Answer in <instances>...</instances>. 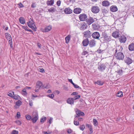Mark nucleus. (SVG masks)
I'll return each instance as SVG.
<instances>
[{"label":"nucleus","mask_w":134,"mask_h":134,"mask_svg":"<svg viewBox=\"0 0 134 134\" xmlns=\"http://www.w3.org/2000/svg\"><path fill=\"white\" fill-rule=\"evenodd\" d=\"M27 24L29 27L32 28L34 30L36 31V26L35 24V22L33 19L30 18L29 21L27 23Z\"/></svg>","instance_id":"obj_1"},{"label":"nucleus","mask_w":134,"mask_h":134,"mask_svg":"<svg viewBox=\"0 0 134 134\" xmlns=\"http://www.w3.org/2000/svg\"><path fill=\"white\" fill-rule=\"evenodd\" d=\"M116 54L115 56L116 58L118 59L122 60L124 59V55L121 52H117L118 50L117 49L115 50Z\"/></svg>","instance_id":"obj_2"},{"label":"nucleus","mask_w":134,"mask_h":134,"mask_svg":"<svg viewBox=\"0 0 134 134\" xmlns=\"http://www.w3.org/2000/svg\"><path fill=\"white\" fill-rule=\"evenodd\" d=\"M32 116L33 118L32 119L33 123H35L38 120V115L37 112L36 111H34L32 114Z\"/></svg>","instance_id":"obj_3"},{"label":"nucleus","mask_w":134,"mask_h":134,"mask_svg":"<svg viewBox=\"0 0 134 134\" xmlns=\"http://www.w3.org/2000/svg\"><path fill=\"white\" fill-rule=\"evenodd\" d=\"M106 65L104 63H100L98 64V69L100 71H103L106 69Z\"/></svg>","instance_id":"obj_4"},{"label":"nucleus","mask_w":134,"mask_h":134,"mask_svg":"<svg viewBox=\"0 0 134 134\" xmlns=\"http://www.w3.org/2000/svg\"><path fill=\"white\" fill-rule=\"evenodd\" d=\"M91 11L94 13H97L99 11V8L97 6H92L91 8Z\"/></svg>","instance_id":"obj_5"},{"label":"nucleus","mask_w":134,"mask_h":134,"mask_svg":"<svg viewBox=\"0 0 134 134\" xmlns=\"http://www.w3.org/2000/svg\"><path fill=\"white\" fill-rule=\"evenodd\" d=\"M119 40L121 43H125L126 41V37L124 35L121 34L119 36Z\"/></svg>","instance_id":"obj_6"},{"label":"nucleus","mask_w":134,"mask_h":134,"mask_svg":"<svg viewBox=\"0 0 134 134\" xmlns=\"http://www.w3.org/2000/svg\"><path fill=\"white\" fill-rule=\"evenodd\" d=\"M96 20L97 19L96 18H93L90 17L87 20V22L88 24L89 25Z\"/></svg>","instance_id":"obj_7"},{"label":"nucleus","mask_w":134,"mask_h":134,"mask_svg":"<svg viewBox=\"0 0 134 134\" xmlns=\"http://www.w3.org/2000/svg\"><path fill=\"white\" fill-rule=\"evenodd\" d=\"M79 18L80 21H84L87 20V16L85 14H81L79 15Z\"/></svg>","instance_id":"obj_8"},{"label":"nucleus","mask_w":134,"mask_h":134,"mask_svg":"<svg viewBox=\"0 0 134 134\" xmlns=\"http://www.w3.org/2000/svg\"><path fill=\"white\" fill-rule=\"evenodd\" d=\"M64 12L65 14H69L71 13L72 12V10L69 7L67 8L64 10Z\"/></svg>","instance_id":"obj_9"},{"label":"nucleus","mask_w":134,"mask_h":134,"mask_svg":"<svg viewBox=\"0 0 134 134\" xmlns=\"http://www.w3.org/2000/svg\"><path fill=\"white\" fill-rule=\"evenodd\" d=\"M102 5L103 6L107 7L110 5V2L108 1H104L102 2Z\"/></svg>","instance_id":"obj_10"},{"label":"nucleus","mask_w":134,"mask_h":134,"mask_svg":"<svg viewBox=\"0 0 134 134\" xmlns=\"http://www.w3.org/2000/svg\"><path fill=\"white\" fill-rule=\"evenodd\" d=\"M118 9L116 5H113L110 8V10L112 12H115L118 10Z\"/></svg>","instance_id":"obj_11"},{"label":"nucleus","mask_w":134,"mask_h":134,"mask_svg":"<svg viewBox=\"0 0 134 134\" xmlns=\"http://www.w3.org/2000/svg\"><path fill=\"white\" fill-rule=\"evenodd\" d=\"M81 9L80 8H76L73 10V12L76 14H79L81 11Z\"/></svg>","instance_id":"obj_12"},{"label":"nucleus","mask_w":134,"mask_h":134,"mask_svg":"<svg viewBox=\"0 0 134 134\" xmlns=\"http://www.w3.org/2000/svg\"><path fill=\"white\" fill-rule=\"evenodd\" d=\"M89 43V41L88 39L86 38L83 41L82 43L83 46H86Z\"/></svg>","instance_id":"obj_13"},{"label":"nucleus","mask_w":134,"mask_h":134,"mask_svg":"<svg viewBox=\"0 0 134 134\" xmlns=\"http://www.w3.org/2000/svg\"><path fill=\"white\" fill-rule=\"evenodd\" d=\"M89 45L90 46L92 47L94 46L96 44L95 41L94 40H91L89 42Z\"/></svg>","instance_id":"obj_14"},{"label":"nucleus","mask_w":134,"mask_h":134,"mask_svg":"<svg viewBox=\"0 0 134 134\" xmlns=\"http://www.w3.org/2000/svg\"><path fill=\"white\" fill-rule=\"evenodd\" d=\"M67 103L70 104H73L74 103V100L73 98H69L67 100Z\"/></svg>","instance_id":"obj_15"},{"label":"nucleus","mask_w":134,"mask_h":134,"mask_svg":"<svg viewBox=\"0 0 134 134\" xmlns=\"http://www.w3.org/2000/svg\"><path fill=\"white\" fill-rule=\"evenodd\" d=\"M42 85L43 83L42 82L40 81H38L36 83V89H39Z\"/></svg>","instance_id":"obj_16"},{"label":"nucleus","mask_w":134,"mask_h":134,"mask_svg":"<svg viewBox=\"0 0 134 134\" xmlns=\"http://www.w3.org/2000/svg\"><path fill=\"white\" fill-rule=\"evenodd\" d=\"M125 62L127 63V65H129L131 64L132 62V60L129 58H127L125 60Z\"/></svg>","instance_id":"obj_17"},{"label":"nucleus","mask_w":134,"mask_h":134,"mask_svg":"<svg viewBox=\"0 0 134 134\" xmlns=\"http://www.w3.org/2000/svg\"><path fill=\"white\" fill-rule=\"evenodd\" d=\"M76 111V114L78 116H83L84 115V114L83 112H81L79 110H77Z\"/></svg>","instance_id":"obj_18"},{"label":"nucleus","mask_w":134,"mask_h":134,"mask_svg":"<svg viewBox=\"0 0 134 134\" xmlns=\"http://www.w3.org/2000/svg\"><path fill=\"white\" fill-rule=\"evenodd\" d=\"M21 102L20 100H19L17 101L16 104L15 105V107L16 108H18L21 105Z\"/></svg>","instance_id":"obj_19"},{"label":"nucleus","mask_w":134,"mask_h":134,"mask_svg":"<svg viewBox=\"0 0 134 134\" xmlns=\"http://www.w3.org/2000/svg\"><path fill=\"white\" fill-rule=\"evenodd\" d=\"M130 51H132L134 50V43H132L130 44L128 47Z\"/></svg>","instance_id":"obj_20"},{"label":"nucleus","mask_w":134,"mask_h":134,"mask_svg":"<svg viewBox=\"0 0 134 134\" xmlns=\"http://www.w3.org/2000/svg\"><path fill=\"white\" fill-rule=\"evenodd\" d=\"M87 25L85 23H84L81 25L80 29L81 30H84L87 28Z\"/></svg>","instance_id":"obj_21"},{"label":"nucleus","mask_w":134,"mask_h":134,"mask_svg":"<svg viewBox=\"0 0 134 134\" xmlns=\"http://www.w3.org/2000/svg\"><path fill=\"white\" fill-rule=\"evenodd\" d=\"M92 28L94 30H97L99 28V26L95 24H93L92 25Z\"/></svg>","instance_id":"obj_22"},{"label":"nucleus","mask_w":134,"mask_h":134,"mask_svg":"<svg viewBox=\"0 0 134 134\" xmlns=\"http://www.w3.org/2000/svg\"><path fill=\"white\" fill-rule=\"evenodd\" d=\"M54 3V0H50V1H47V4L48 5H52Z\"/></svg>","instance_id":"obj_23"},{"label":"nucleus","mask_w":134,"mask_h":134,"mask_svg":"<svg viewBox=\"0 0 134 134\" xmlns=\"http://www.w3.org/2000/svg\"><path fill=\"white\" fill-rule=\"evenodd\" d=\"M86 126L87 127L89 128V130L91 132L90 134H92L93 132V129L91 125L89 124H86Z\"/></svg>","instance_id":"obj_24"},{"label":"nucleus","mask_w":134,"mask_h":134,"mask_svg":"<svg viewBox=\"0 0 134 134\" xmlns=\"http://www.w3.org/2000/svg\"><path fill=\"white\" fill-rule=\"evenodd\" d=\"M52 29L51 26H48L45 27L44 29V31L45 32H48L50 31Z\"/></svg>","instance_id":"obj_25"},{"label":"nucleus","mask_w":134,"mask_h":134,"mask_svg":"<svg viewBox=\"0 0 134 134\" xmlns=\"http://www.w3.org/2000/svg\"><path fill=\"white\" fill-rule=\"evenodd\" d=\"M20 23L22 24H24L25 23V20L22 17H20L19 19Z\"/></svg>","instance_id":"obj_26"},{"label":"nucleus","mask_w":134,"mask_h":134,"mask_svg":"<svg viewBox=\"0 0 134 134\" xmlns=\"http://www.w3.org/2000/svg\"><path fill=\"white\" fill-rule=\"evenodd\" d=\"M93 38L98 39L100 37V34H92Z\"/></svg>","instance_id":"obj_27"},{"label":"nucleus","mask_w":134,"mask_h":134,"mask_svg":"<svg viewBox=\"0 0 134 134\" xmlns=\"http://www.w3.org/2000/svg\"><path fill=\"white\" fill-rule=\"evenodd\" d=\"M71 37V36L70 35H69L65 37V39L66 43H69V41H70Z\"/></svg>","instance_id":"obj_28"},{"label":"nucleus","mask_w":134,"mask_h":134,"mask_svg":"<svg viewBox=\"0 0 134 134\" xmlns=\"http://www.w3.org/2000/svg\"><path fill=\"white\" fill-rule=\"evenodd\" d=\"M56 10L55 8L54 7H52L48 9V12L50 13H53Z\"/></svg>","instance_id":"obj_29"},{"label":"nucleus","mask_w":134,"mask_h":134,"mask_svg":"<svg viewBox=\"0 0 134 134\" xmlns=\"http://www.w3.org/2000/svg\"><path fill=\"white\" fill-rule=\"evenodd\" d=\"M123 96L122 92L121 91H118L116 94V96L118 97H121Z\"/></svg>","instance_id":"obj_30"},{"label":"nucleus","mask_w":134,"mask_h":134,"mask_svg":"<svg viewBox=\"0 0 134 134\" xmlns=\"http://www.w3.org/2000/svg\"><path fill=\"white\" fill-rule=\"evenodd\" d=\"M95 83L99 85H102L103 84V82L100 80H98L95 82Z\"/></svg>","instance_id":"obj_31"},{"label":"nucleus","mask_w":134,"mask_h":134,"mask_svg":"<svg viewBox=\"0 0 134 134\" xmlns=\"http://www.w3.org/2000/svg\"><path fill=\"white\" fill-rule=\"evenodd\" d=\"M22 94L24 95H26L27 94V93L26 92V88H24L22 91Z\"/></svg>","instance_id":"obj_32"},{"label":"nucleus","mask_w":134,"mask_h":134,"mask_svg":"<svg viewBox=\"0 0 134 134\" xmlns=\"http://www.w3.org/2000/svg\"><path fill=\"white\" fill-rule=\"evenodd\" d=\"M6 37L8 40L12 39L10 34H7L6 35Z\"/></svg>","instance_id":"obj_33"},{"label":"nucleus","mask_w":134,"mask_h":134,"mask_svg":"<svg viewBox=\"0 0 134 134\" xmlns=\"http://www.w3.org/2000/svg\"><path fill=\"white\" fill-rule=\"evenodd\" d=\"M20 97V96L17 95H14V94L13 95V99L16 100L18 99Z\"/></svg>","instance_id":"obj_34"},{"label":"nucleus","mask_w":134,"mask_h":134,"mask_svg":"<svg viewBox=\"0 0 134 134\" xmlns=\"http://www.w3.org/2000/svg\"><path fill=\"white\" fill-rule=\"evenodd\" d=\"M14 95V92L13 91H12L10 93H9L8 94V96L12 98L13 97V96Z\"/></svg>","instance_id":"obj_35"},{"label":"nucleus","mask_w":134,"mask_h":134,"mask_svg":"<svg viewBox=\"0 0 134 134\" xmlns=\"http://www.w3.org/2000/svg\"><path fill=\"white\" fill-rule=\"evenodd\" d=\"M120 35L121 34H112L113 36L116 38H119Z\"/></svg>","instance_id":"obj_36"},{"label":"nucleus","mask_w":134,"mask_h":134,"mask_svg":"<svg viewBox=\"0 0 134 134\" xmlns=\"http://www.w3.org/2000/svg\"><path fill=\"white\" fill-rule=\"evenodd\" d=\"M53 120V118L52 117H50V119H48L47 120V122H48L50 124H51Z\"/></svg>","instance_id":"obj_37"},{"label":"nucleus","mask_w":134,"mask_h":134,"mask_svg":"<svg viewBox=\"0 0 134 134\" xmlns=\"http://www.w3.org/2000/svg\"><path fill=\"white\" fill-rule=\"evenodd\" d=\"M76 119L75 118L74 119V123L75 125H79V122L77 121H76Z\"/></svg>","instance_id":"obj_38"},{"label":"nucleus","mask_w":134,"mask_h":134,"mask_svg":"<svg viewBox=\"0 0 134 134\" xmlns=\"http://www.w3.org/2000/svg\"><path fill=\"white\" fill-rule=\"evenodd\" d=\"M46 117L44 116L41 119V122L43 123L44 121L46 120Z\"/></svg>","instance_id":"obj_39"},{"label":"nucleus","mask_w":134,"mask_h":134,"mask_svg":"<svg viewBox=\"0 0 134 134\" xmlns=\"http://www.w3.org/2000/svg\"><path fill=\"white\" fill-rule=\"evenodd\" d=\"M79 128L80 130L83 131L85 129V126L84 125H81Z\"/></svg>","instance_id":"obj_40"},{"label":"nucleus","mask_w":134,"mask_h":134,"mask_svg":"<svg viewBox=\"0 0 134 134\" xmlns=\"http://www.w3.org/2000/svg\"><path fill=\"white\" fill-rule=\"evenodd\" d=\"M93 122H94V125L95 126H96L97 125L98 122L97 120L96 119H93Z\"/></svg>","instance_id":"obj_41"},{"label":"nucleus","mask_w":134,"mask_h":134,"mask_svg":"<svg viewBox=\"0 0 134 134\" xmlns=\"http://www.w3.org/2000/svg\"><path fill=\"white\" fill-rule=\"evenodd\" d=\"M26 117L27 119L30 120L31 119V116L28 115H27L26 116Z\"/></svg>","instance_id":"obj_42"},{"label":"nucleus","mask_w":134,"mask_h":134,"mask_svg":"<svg viewBox=\"0 0 134 134\" xmlns=\"http://www.w3.org/2000/svg\"><path fill=\"white\" fill-rule=\"evenodd\" d=\"M80 97V96L79 95H77L75 96L73 98L74 99V100H75L79 98Z\"/></svg>","instance_id":"obj_43"},{"label":"nucleus","mask_w":134,"mask_h":134,"mask_svg":"<svg viewBox=\"0 0 134 134\" xmlns=\"http://www.w3.org/2000/svg\"><path fill=\"white\" fill-rule=\"evenodd\" d=\"M18 132L16 130H13L12 131L11 134H18Z\"/></svg>","instance_id":"obj_44"},{"label":"nucleus","mask_w":134,"mask_h":134,"mask_svg":"<svg viewBox=\"0 0 134 134\" xmlns=\"http://www.w3.org/2000/svg\"><path fill=\"white\" fill-rule=\"evenodd\" d=\"M8 40L9 43L10 44V46L11 48H12V39H10V40Z\"/></svg>","instance_id":"obj_45"},{"label":"nucleus","mask_w":134,"mask_h":134,"mask_svg":"<svg viewBox=\"0 0 134 134\" xmlns=\"http://www.w3.org/2000/svg\"><path fill=\"white\" fill-rule=\"evenodd\" d=\"M84 37L88 39L91 37V35L90 34H84Z\"/></svg>","instance_id":"obj_46"},{"label":"nucleus","mask_w":134,"mask_h":134,"mask_svg":"<svg viewBox=\"0 0 134 134\" xmlns=\"http://www.w3.org/2000/svg\"><path fill=\"white\" fill-rule=\"evenodd\" d=\"M61 2V1L60 0L58 1L57 2V4L58 6H59L60 5Z\"/></svg>","instance_id":"obj_47"},{"label":"nucleus","mask_w":134,"mask_h":134,"mask_svg":"<svg viewBox=\"0 0 134 134\" xmlns=\"http://www.w3.org/2000/svg\"><path fill=\"white\" fill-rule=\"evenodd\" d=\"M29 105L32 106L33 105V102L32 100H29Z\"/></svg>","instance_id":"obj_48"},{"label":"nucleus","mask_w":134,"mask_h":134,"mask_svg":"<svg viewBox=\"0 0 134 134\" xmlns=\"http://www.w3.org/2000/svg\"><path fill=\"white\" fill-rule=\"evenodd\" d=\"M54 96V94H53L47 96L48 97L51 98H53Z\"/></svg>","instance_id":"obj_49"},{"label":"nucleus","mask_w":134,"mask_h":134,"mask_svg":"<svg viewBox=\"0 0 134 134\" xmlns=\"http://www.w3.org/2000/svg\"><path fill=\"white\" fill-rule=\"evenodd\" d=\"M15 122L18 125H20L21 124V122L19 120H17Z\"/></svg>","instance_id":"obj_50"},{"label":"nucleus","mask_w":134,"mask_h":134,"mask_svg":"<svg viewBox=\"0 0 134 134\" xmlns=\"http://www.w3.org/2000/svg\"><path fill=\"white\" fill-rule=\"evenodd\" d=\"M18 5L19 6L20 8H23L24 7V5L21 2L18 4Z\"/></svg>","instance_id":"obj_51"},{"label":"nucleus","mask_w":134,"mask_h":134,"mask_svg":"<svg viewBox=\"0 0 134 134\" xmlns=\"http://www.w3.org/2000/svg\"><path fill=\"white\" fill-rule=\"evenodd\" d=\"M122 70H119L118 71V73L120 75H121V74H122Z\"/></svg>","instance_id":"obj_52"},{"label":"nucleus","mask_w":134,"mask_h":134,"mask_svg":"<svg viewBox=\"0 0 134 134\" xmlns=\"http://www.w3.org/2000/svg\"><path fill=\"white\" fill-rule=\"evenodd\" d=\"M43 87H44V88H47V89L49 88V85L48 84H47L46 86H43Z\"/></svg>","instance_id":"obj_53"},{"label":"nucleus","mask_w":134,"mask_h":134,"mask_svg":"<svg viewBox=\"0 0 134 134\" xmlns=\"http://www.w3.org/2000/svg\"><path fill=\"white\" fill-rule=\"evenodd\" d=\"M31 7L33 8L36 7V5L35 3H33L31 5Z\"/></svg>","instance_id":"obj_54"},{"label":"nucleus","mask_w":134,"mask_h":134,"mask_svg":"<svg viewBox=\"0 0 134 134\" xmlns=\"http://www.w3.org/2000/svg\"><path fill=\"white\" fill-rule=\"evenodd\" d=\"M20 116V113L19 112H18L17 113L16 116L18 118H19Z\"/></svg>","instance_id":"obj_55"},{"label":"nucleus","mask_w":134,"mask_h":134,"mask_svg":"<svg viewBox=\"0 0 134 134\" xmlns=\"http://www.w3.org/2000/svg\"><path fill=\"white\" fill-rule=\"evenodd\" d=\"M39 69L40 70V71L41 72H42L43 73L44 72V70L43 68H40Z\"/></svg>","instance_id":"obj_56"},{"label":"nucleus","mask_w":134,"mask_h":134,"mask_svg":"<svg viewBox=\"0 0 134 134\" xmlns=\"http://www.w3.org/2000/svg\"><path fill=\"white\" fill-rule=\"evenodd\" d=\"M86 34H91L92 32H91L90 30H88L87 31H86L85 32Z\"/></svg>","instance_id":"obj_57"},{"label":"nucleus","mask_w":134,"mask_h":134,"mask_svg":"<svg viewBox=\"0 0 134 134\" xmlns=\"http://www.w3.org/2000/svg\"><path fill=\"white\" fill-rule=\"evenodd\" d=\"M73 86H74V87L75 88H78L79 87L77 85L75 84L74 83V85H73Z\"/></svg>","instance_id":"obj_58"},{"label":"nucleus","mask_w":134,"mask_h":134,"mask_svg":"<svg viewBox=\"0 0 134 134\" xmlns=\"http://www.w3.org/2000/svg\"><path fill=\"white\" fill-rule=\"evenodd\" d=\"M68 80L70 82L72 83L73 85H74V83L73 82L72 79H68Z\"/></svg>","instance_id":"obj_59"},{"label":"nucleus","mask_w":134,"mask_h":134,"mask_svg":"<svg viewBox=\"0 0 134 134\" xmlns=\"http://www.w3.org/2000/svg\"><path fill=\"white\" fill-rule=\"evenodd\" d=\"M37 46L38 47L40 48H41L42 45L41 44H40L39 43H37Z\"/></svg>","instance_id":"obj_60"},{"label":"nucleus","mask_w":134,"mask_h":134,"mask_svg":"<svg viewBox=\"0 0 134 134\" xmlns=\"http://www.w3.org/2000/svg\"><path fill=\"white\" fill-rule=\"evenodd\" d=\"M67 131L68 133H71L72 132V130L70 129H68L67 130Z\"/></svg>","instance_id":"obj_61"},{"label":"nucleus","mask_w":134,"mask_h":134,"mask_svg":"<svg viewBox=\"0 0 134 134\" xmlns=\"http://www.w3.org/2000/svg\"><path fill=\"white\" fill-rule=\"evenodd\" d=\"M87 53V52L86 51H85L83 52L82 53V55H85Z\"/></svg>","instance_id":"obj_62"},{"label":"nucleus","mask_w":134,"mask_h":134,"mask_svg":"<svg viewBox=\"0 0 134 134\" xmlns=\"http://www.w3.org/2000/svg\"><path fill=\"white\" fill-rule=\"evenodd\" d=\"M43 133L44 134H50L51 132L46 131H44L43 132Z\"/></svg>","instance_id":"obj_63"},{"label":"nucleus","mask_w":134,"mask_h":134,"mask_svg":"<svg viewBox=\"0 0 134 134\" xmlns=\"http://www.w3.org/2000/svg\"><path fill=\"white\" fill-rule=\"evenodd\" d=\"M77 93L76 92H74L71 93V95H75L77 94Z\"/></svg>","instance_id":"obj_64"}]
</instances>
